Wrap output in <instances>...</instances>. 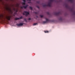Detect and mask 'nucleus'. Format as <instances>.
<instances>
[{
  "instance_id": "obj_17",
  "label": "nucleus",
  "mask_w": 75,
  "mask_h": 75,
  "mask_svg": "<svg viewBox=\"0 0 75 75\" xmlns=\"http://www.w3.org/2000/svg\"><path fill=\"white\" fill-rule=\"evenodd\" d=\"M69 1H70L71 2V3H72L73 2V0H69Z\"/></svg>"
},
{
  "instance_id": "obj_7",
  "label": "nucleus",
  "mask_w": 75,
  "mask_h": 75,
  "mask_svg": "<svg viewBox=\"0 0 75 75\" xmlns=\"http://www.w3.org/2000/svg\"><path fill=\"white\" fill-rule=\"evenodd\" d=\"M23 2L22 3V5H25L26 1L25 0H23Z\"/></svg>"
},
{
  "instance_id": "obj_24",
  "label": "nucleus",
  "mask_w": 75,
  "mask_h": 75,
  "mask_svg": "<svg viewBox=\"0 0 75 75\" xmlns=\"http://www.w3.org/2000/svg\"><path fill=\"white\" fill-rule=\"evenodd\" d=\"M37 3H38V4H39L40 3V2L39 1H37Z\"/></svg>"
},
{
  "instance_id": "obj_21",
  "label": "nucleus",
  "mask_w": 75,
  "mask_h": 75,
  "mask_svg": "<svg viewBox=\"0 0 75 75\" xmlns=\"http://www.w3.org/2000/svg\"><path fill=\"white\" fill-rule=\"evenodd\" d=\"M28 20H31V18H29L28 19Z\"/></svg>"
},
{
  "instance_id": "obj_2",
  "label": "nucleus",
  "mask_w": 75,
  "mask_h": 75,
  "mask_svg": "<svg viewBox=\"0 0 75 75\" xmlns=\"http://www.w3.org/2000/svg\"><path fill=\"white\" fill-rule=\"evenodd\" d=\"M24 13H25L26 14H25V13H23V15H25V16H27L28 15H29V14H30V13H29V12L27 11H25L24 12Z\"/></svg>"
},
{
  "instance_id": "obj_1",
  "label": "nucleus",
  "mask_w": 75,
  "mask_h": 75,
  "mask_svg": "<svg viewBox=\"0 0 75 75\" xmlns=\"http://www.w3.org/2000/svg\"><path fill=\"white\" fill-rule=\"evenodd\" d=\"M50 2L48 3L47 5L44 4L43 5V7H46L47 6L48 7H51V2H53L54 0H50Z\"/></svg>"
},
{
  "instance_id": "obj_22",
  "label": "nucleus",
  "mask_w": 75,
  "mask_h": 75,
  "mask_svg": "<svg viewBox=\"0 0 75 75\" xmlns=\"http://www.w3.org/2000/svg\"><path fill=\"white\" fill-rule=\"evenodd\" d=\"M23 6L21 7V8L23 9Z\"/></svg>"
},
{
  "instance_id": "obj_26",
  "label": "nucleus",
  "mask_w": 75,
  "mask_h": 75,
  "mask_svg": "<svg viewBox=\"0 0 75 75\" xmlns=\"http://www.w3.org/2000/svg\"><path fill=\"white\" fill-rule=\"evenodd\" d=\"M35 14H37V12H35Z\"/></svg>"
},
{
  "instance_id": "obj_16",
  "label": "nucleus",
  "mask_w": 75,
  "mask_h": 75,
  "mask_svg": "<svg viewBox=\"0 0 75 75\" xmlns=\"http://www.w3.org/2000/svg\"><path fill=\"white\" fill-rule=\"evenodd\" d=\"M14 10L15 11H16V13H17V12H18V10H17V9L16 10V9H14Z\"/></svg>"
},
{
  "instance_id": "obj_4",
  "label": "nucleus",
  "mask_w": 75,
  "mask_h": 75,
  "mask_svg": "<svg viewBox=\"0 0 75 75\" xmlns=\"http://www.w3.org/2000/svg\"><path fill=\"white\" fill-rule=\"evenodd\" d=\"M54 14L56 16H59V15H60V14H61V12H56L54 13Z\"/></svg>"
},
{
  "instance_id": "obj_3",
  "label": "nucleus",
  "mask_w": 75,
  "mask_h": 75,
  "mask_svg": "<svg viewBox=\"0 0 75 75\" xmlns=\"http://www.w3.org/2000/svg\"><path fill=\"white\" fill-rule=\"evenodd\" d=\"M3 19L5 21H6L5 18H4V16L3 15H0V20H3Z\"/></svg>"
},
{
  "instance_id": "obj_18",
  "label": "nucleus",
  "mask_w": 75,
  "mask_h": 75,
  "mask_svg": "<svg viewBox=\"0 0 75 75\" xmlns=\"http://www.w3.org/2000/svg\"><path fill=\"white\" fill-rule=\"evenodd\" d=\"M44 32H45V33H48V31H44Z\"/></svg>"
},
{
  "instance_id": "obj_13",
  "label": "nucleus",
  "mask_w": 75,
  "mask_h": 75,
  "mask_svg": "<svg viewBox=\"0 0 75 75\" xmlns=\"http://www.w3.org/2000/svg\"><path fill=\"white\" fill-rule=\"evenodd\" d=\"M38 23H34L33 24V25H37V24H38Z\"/></svg>"
},
{
  "instance_id": "obj_12",
  "label": "nucleus",
  "mask_w": 75,
  "mask_h": 75,
  "mask_svg": "<svg viewBox=\"0 0 75 75\" xmlns=\"http://www.w3.org/2000/svg\"><path fill=\"white\" fill-rule=\"evenodd\" d=\"M27 7H28V5H26V6H23V7L25 8H27Z\"/></svg>"
},
{
  "instance_id": "obj_15",
  "label": "nucleus",
  "mask_w": 75,
  "mask_h": 75,
  "mask_svg": "<svg viewBox=\"0 0 75 75\" xmlns=\"http://www.w3.org/2000/svg\"><path fill=\"white\" fill-rule=\"evenodd\" d=\"M29 8L31 10H33V8L31 6H30Z\"/></svg>"
},
{
  "instance_id": "obj_19",
  "label": "nucleus",
  "mask_w": 75,
  "mask_h": 75,
  "mask_svg": "<svg viewBox=\"0 0 75 75\" xmlns=\"http://www.w3.org/2000/svg\"><path fill=\"white\" fill-rule=\"evenodd\" d=\"M40 16L41 18H42V17H43V16L42 15H40Z\"/></svg>"
},
{
  "instance_id": "obj_6",
  "label": "nucleus",
  "mask_w": 75,
  "mask_h": 75,
  "mask_svg": "<svg viewBox=\"0 0 75 75\" xmlns=\"http://www.w3.org/2000/svg\"><path fill=\"white\" fill-rule=\"evenodd\" d=\"M6 18L7 20H10V19L11 18V16H8V17H6Z\"/></svg>"
},
{
  "instance_id": "obj_8",
  "label": "nucleus",
  "mask_w": 75,
  "mask_h": 75,
  "mask_svg": "<svg viewBox=\"0 0 75 75\" xmlns=\"http://www.w3.org/2000/svg\"><path fill=\"white\" fill-rule=\"evenodd\" d=\"M71 11L73 12V15H75V11H74V9H71Z\"/></svg>"
},
{
  "instance_id": "obj_5",
  "label": "nucleus",
  "mask_w": 75,
  "mask_h": 75,
  "mask_svg": "<svg viewBox=\"0 0 75 75\" xmlns=\"http://www.w3.org/2000/svg\"><path fill=\"white\" fill-rule=\"evenodd\" d=\"M23 25V23H20L19 24H17V25H18V26H22V25Z\"/></svg>"
},
{
  "instance_id": "obj_20",
  "label": "nucleus",
  "mask_w": 75,
  "mask_h": 75,
  "mask_svg": "<svg viewBox=\"0 0 75 75\" xmlns=\"http://www.w3.org/2000/svg\"><path fill=\"white\" fill-rule=\"evenodd\" d=\"M24 20H25V22H27V20H26V19H24Z\"/></svg>"
},
{
  "instance_id": "obj_27",
  "label": "nucleus",
  "mask_w": 75,
  "mask_h": 75,
  "mask_svg": "<svg viewBox=\"0 0 75 75\" xmlns=\"http://www.w3.org/2000/svg\"><path fill=\"white\" fill-rule=\"evenodd\" d=\"M47 14H49V12H47Z\"/></svg>"
},
{
  "instance_id": "obj_11",
  "label": "nucleus",
  "mask_w": 75,
  "mask_h": 75,
  "mask_svg": "<svg viewBox=\"0 0 75 75\" xmlns=\"http://www.w3.org/2000/svg\"><path fill=\"white\" fill-rule=\"evenodd\" d=\"M6 9L7 10H8V11L9 10L10 11L11 10V8H6Z\"/></svg>"
},
{
  "instance_id": "obj_25",
  "label": "nucleus",
  "mask_w": 75,
  "mask_h": 75,
  "mask_svg": "<svg viewBox=\"0 0 75 75\" xmlns=\"http://www.w3.org/2000/svg\"><path fill=\"white\" fill-rule=\"evenodd\" d=\"M37 7L38 8H40V7H39V6H37Z\"/></svg>"
},
{
  "instance_id": "obj_14",
  "label": "nucleus",
  "mask_w": 75,
  "mask_h": 75,
  "mask_svg": "<svg viewBox=\"0 0 75 75\" xmlns=\"http://www.w3.org/2000/svg\"><path fill=\"white\" fill-rule=\"evenodd\" d=\"M66 7L67 8H68L69 7V6H68V5H66Z\"/></svg>"
},
{
  "instance_id": "obj_23",
  "label": "nucleus",
  "mask_w": 75,
  "mask_h": 75,
  "mask_svg": "<svg viewBox=\"0 0 75 75\" xmlns=\"http://www.w3.org/2000/svg\"><path fill=\"white\" fill-rule=\"evenodd\" d=\"M59 20H62V18H60L59 19Z\"/></svg>"
},
{
  "instance_id": "obj_9",
  "label": "nucleus",
  "mask_w": 75,
  "mask_h": 75,
  "mask_svg": "<svg viewBox=\"0 0 75 75\" xmlns=\"http://www.w3.org/2000/svg\"><path fill=\"white\" fill-rule=\"evenodd\" d=\"M23 18V17L21 16L20 18H16L15 19V20H19V19H21Z\"/></svg>"
},
{
  "instance_id": "obj_10",
  "label": "nucleus",
  "mask_w": 75,
  "mask_h": 75,
  "mask_svg": "<svg viewBox=\"0 0 75 75\" xmlns=\"http://www.w3.org/2000/svg\"><path fill=\"white\" fill-rule=\"evenodd\" d=\"M46 21H43V23H44V24H45V23H46L47 22H48V21H49V20L48 19L46 18Z\"/></svg>"
}]
</instances>
